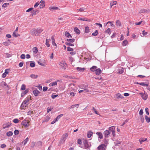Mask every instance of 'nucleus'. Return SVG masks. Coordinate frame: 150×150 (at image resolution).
Listing matches in <instances>:
<instances>
[{
	"label": "nucleus",
	"mask_w": 150,
	"mask_h": 150,
	"mask_svg": "<svg viewBox=\"0 0 150 150\" xmlns=\"http://www.w3.org/2000/svg\"><path fill=\"white\" fill-rule=\"evenodd\" d=\"M42 31L43 30L41 28L34 29L31 30V33L33 36H38Z\"/></svg>",
	"instance_id": "nucleus-1"
},
{
	"label": "nucleus",
	"mask_w": 150,
	"mask_h": 150,
	"mask_svg": "<svg viewBox=\"0 0 150 150\" xmlns=\"http://www.w3.org/2000/svg\"><path fill=\"white\" fill-rule=\"evenodd\" d=\"M79 87L85 91L86 92H89V90L88 89V85H81L79 86Z\"/></svg>",
	"instance_id": "nucleus-2"
},
{
	"label": "nucleus",
	"mask_w": 150,
	"mask_h": 150,
	"mask_svg": "<svg viewBox=\"0 0 150 150\" xmlns=\"http://www.w3.org/2000/svg\"><path fill=\"white\" fill-rule=\"evenodd\" d=\"M69 89L70 91V92L69 93L70 96H71V97H73L76 94V93L72 91H75V88H72V87H70L69 88Z\"/></svg>",
	"instance_id": "nucleus-3"
},
{
	"label": "nucleus",
	"mask_w": 150,
	"mask_h": 150,
	"mask_svg": "<svg viewBox=\"0 0 150 150\" xmlns=\"http://www.w3.org/2000/svg\"><path fill=\"white\" fill-rule=\"evenodd\" d=\"M29 121L24 120L21 122V124L25 127H28L29 126Z\"/></svg>",
	"instance_id": "nucleus-4"
},
{
	"label": "nucleus",
	"mask_w": 150,
	"mask_h": 150,
	"mask_svg": "<svg viewBox=\"0 0 150 150\" xmlns=\"http://www.w3.org/2000/svg\"><path fill=\"white\" fill-rule=\"evenodd\" d=\"M68 135L67 133L64 134L62 136V139L60 140L61 143H63L67 138Z\"/></svg>",
	"instance_id": "nucleus-5"
},
{
	"label": "nucleus",
	"mask_w": 150,
	"mask_h": 150,
	"mask_svg": "<svg viewBox=\"0 0 150 150\" xmlns=\"http://www.w3.org/2000/svg\"><path fill=\"white\" fill-rule=\"evenodd\" d=\"M0 86L3 88H7L8 89L10 88V87L7 85L6 83L4 81H2L0 83Z\"/></svg>",
	"instance_id": "nucleus-6"
},
{
	"label": "nucleus",
	"mask_w": 150,
	"mask_h": 150,
	"mask_svg": "<svg viewBox=\"0 0 150 150\" xmlns=\"http://www.w3.org/2000/svg\"><path fill=\"white\" fill-rule=\"evenodd\" d=\"M11 125V123L10 122H7L5 123L3 125V128L4 129H5L9 128L10 127Z\"/></svg>",
	"instance_id": "nucleus-7"
},
{
	"label": "nucleus",
	"mask_w": 150,
	"mask_h": 150,
	"mask_svg": "<svg viewBox=\"0 0 150 150\" xmlns=\"http://www.w3.org/2000/svg\"><path fill=\"white\" fill-rule=\"evenodd\" d=\"M106 145L104 144H101L98 147V150H105Z\"/></svg>",
	"instance_id": "nucleus-8"
},
{
	"label": "nucleus",
	"mask_w": 150,
	"mask_h": 150,
	"mask_svg": "<svg viewBox=\"0 0 150 150\" xmlns=\"http://www.w3.org/2000/svg\"><path fill=\"white\" fill-rule=\"evenodd\" d=\"M110 132L109 130H106L103 133L105 138H107L108 137H109L108 135L110 134Z\"/></svg>",
	"instance_id": "nucleus-9"
},
{
	"label": "nucleus",
	"mask_w": 150,
	"mask_h": 150,
	"mask_svg": "<svg viewBox=\"0 0 150 150\" xmlns=\"http://www.w3.org/2000/svg\"><path fill=\"white\" fill-rule=\"evenodd\" d=\"M141 96L144 100H146L147 98V95L146 93H139Z\"/></svg>",
	"instance_id": "nucleus-10"
},
{
	"label": "nucleus",
	"mask_w": 150,
	"mask_h": 150,
	"mask_svg": "<svg viewBox=\"0 0 150 150\" xmlns=\"http://www.w3.org/2000/svg\"><path fill=\"white\" fill-rule=\"evenodd\" d=\"M83 143L85 149H88L89 147V145L88 144L87 141L86 140H84L83 141Z\"/></svg>",
	"instance_id": "nucleus-11"
},
{
	"label": "nucleus",
	"mask_w": 150,
	"mask_h": 150,
	"mask_svg": "<svg viewBox=\"0 0 150 150\" xmlns=\"http://www.w3.org/2000/svg\"><path fill=\"white\" fill-rule=\"evenodd\" d=\"M33 93L35 96H38L40 93V92L37 89H35L33 90Z\"/></svg>",
	"instance_id": "nucleus-12"
},
{
	"label": "nucleus",
	"mask_w": 150,
	"mask_h": 150,
	"mask_svg": "<svg viewBox=\"0 0 150 150\" xmlns=\"http://www.w3.org/2000/svg\"><path fill=\"white\" fill-rule=\"evenodd\" d=\"M115 96L116 98L117 99H122L124 98L123 96L120 93L116 94H115Z\"/></svg>",
	"instance_id": "nucleus-13"
},
{
	"label": "nucleus",
	"mask_w": 150,
	"mask_h": 150,
	"mask_svg": "<svg viewBox=\"0 0 150 150\" xmlns=\"http://www.w3.org/2000/svg\"><path fill=\"white\" fill-rule=\"evenodd\" d=\"M28 105V104L25 103L23 102L21 105L20 108L24 110L26 109V108Z\"/></svg>",
	"instance_id": "nucleus-14"
},
{
	"label": "nucleus",
	"mask_w": 150,
	"mask_h": 150,
	"mask_svg": "<svg viewBox=\"0 0 150 150\" xmlns=\"http://www.w3.org/2000/svg\"><path fill=\"white\" fill-rule=\"evenodd\" d=\"M45 1L43 0H41L40 2H39L40 7V8H43L45 6Z\"/></svg>",
	"instance_id": "nucleus-15"
},
{
	"label": "nucleus",
	"mask_w": 150,
	"mask_h": 150,
	"mask_svg": "<svg viewBox=\"0 0 150 150\" xmlns=\"http://www.w3.org/2000/svg\"><path fill=\"white\" fill-rule=\"evenodd\" d=\"M59 81V80H58L57 81H54L53 82H52L49 84V86L50 87H53L55 86H56L57 84V82Z\"/></svg>",
	"instance_id": "nucleus-16"
},
{
	"label": "nucleus",
	"mask_w": 150,
	"mask_h": 150,
	"mask_svg": "<svg viewBox=\"0 0 150 150\" xmlns=\"http://www.w3.org/2000/svg\"><path fill=\"white\" fill-rule=\"evenodd\" d=\"M59 65L62 67H64L66 65V64L64 61H61L59 64Z\"/></svg>",
	"instance_id": "nucleus-17"
},
{
	"label": "nucleus",
	"mask_w": 150,
	"mask_h": 150,
	"mask_svg": "<svg viewBox=\"0 0 150 150\" xmlns=\"http://www.w3.org/2000/svg\"><path fill=\"white\" fill-rule=\"evenodd\" d=\"M96 74L97 75H99L102 72V71L101 70L99 69H96L95 70Z\"/></svg>",
	"instance_id": "nucleus-18"
},
{
	"label": "nucleus",
	"mask_w": 150,
	"mask_h": 150,
	"mask_svg": "<svg viewBox=\"0 0 150 150\" xmlns=\"http://www.w3.org/2000/svg\"><path fill=\"white\" fill-rule=\"evenodd\" d=\"M115 128L114 126H113L111 127H110L109 128V131H111L112 132V133L113 134L114 133H115Z\"/></svg>",
	"instance_id": "nucleus-19"
},
{
	"label": "nucleus",
	"mask_w": 150,
	"mask_h": 150,
	"mask_svg": "<svg viewBox=\"0 0 150 150\" xmlns=\"http://www.w3.org/2000/svg\"><path fill=\"white\" fill-rule=\"evenodd\" d=\"M29 90L28 89H27L25 90V91H23L21 93V97H23L26 93H27L28 92Z\"/></svg>",
	"instance_id": "nucleus-20"
},
{
	"label": "nucleus",
	"mask_w": 150,
	"mask_h": 150,
	"mask_svg": "<svg viewBox=\"0 0 150 150\" xmlns=\"http://www.w3.org/2000/svg\"><path fill=\"white\" fill-rule=\"evenodd\" d=\"M124 71V69L122 68H120L118 70L117 73L119 74H122V73Z\"/></svg>",
	"instance_id": "nucleus-21"
},
{
	"label": "nucleus",
	"mask_w": 150,
	"mask_h": 150,
	"mask_svg": "<svg viewBox=\"0 0 150 150\" xmlns=\"http://www.w3.org/2000/svg\"><path fill=\"white\" fill-rule=\"evenodd\" d=\"M149 11V10L147 9H141L139 11V13H147Z\"/></svg>",
	"instance_id": "nucleus-22"
},
{
	"label": "nucleus",
	"mask_w": 150,
	"mask_h": 150,
	"mask_svg": "<svg viewBox=\"0 0 150 150\" xmlns=\"http://www.w3.org/2000/svg\"><path fill=\"white\" fill-rule=\"evenodd\" d=\"M64 35L67 38H72V36L69 33V32L66 31L65 32Z\"/></svg>",
	"instance_id": "nucleus-23"
},
{
	"label": "nucleus",
	"mask_w": 150,
	"mask_h": 150,
	"mask_svg": "<svg viewBox=\"0 0 150 150\" xmlns=\"http://www.w3.org/2000/svg\"><path fill=\"white\" fill-rule=\"evenodd\" d=\"M32 51L34 53L36 54L38 52V50L36 47H34L33 48Z\"/></svg>",
	"instance_id": "nucleus-24"
},
{
	"label": "nucleus",
	"mask_w": 150,
	"mask_h": 150,
	"mask_svg": "<svg viewBox=\"0 0 150 150\" xmlns=\"http://www.w3.org/2000/svg\"><path fill=\"white\" fill-rule=\"evenodd\" d=\"M96 134L99 137V138L100 139H102L103 137V136L102 133L100 132H97L96 133Z\"/></svg>",
	"instance_id": "nucleus-25"
},
{
	"label": "nucleus",
	"mask_w": 150,
	"mask_h": 150,
	"mask_svg": "<svg viewBox=\"0 0 150 150\" xmlns=\"http://www.w3.org/2000/svg\"><path fill=\"white\" fill-rule=\"evenodd\" d=\"M79 105V104H76L72 105L69 108L71 109L74 108L75 107H76L77 108H78Z\"/></svg>",
	"instance_id": "nucleus-26"
},
{
	"label": "nucleus",
	"mask_w": 150,
	"mask_h": 150,
	"mask_svg": "<svg viewBox=\"0 0 150 150\" xmlns=\"http://www.w3.org/2000/svg\"><path fill=\"white\" fill-rule=\"evenodd\" d=\"M74 32L78 34H79L80 33V31L79 30L77 27L74 28Z\"/></svg>",
	"instance_id": "nucleus-27"
},
{
	"label": "nucleus",
	"mask_w": 150,
	"mask_h": 150,
	"mask_svg": "<svg viewBox=\"0 0 150 150\" xmlns=\"http://www.w3.org/2000/svg\"><path fill=\"white\" fill-rule=\"evenodd\" d=\"M12 35L13 36L15 37H16L20 36L19 34L17 33V32H16L15 31L13 32Z\"/></svg>",
	"instance_id": "nucleus-28"
},
{
	"label": "nucleus",
	"mask_w": 150,
	"mask_h": 150,
	"mask_svg": "<svg viewBox=\"0 0 150 150\" xmlns=\"http://www.w3.org/2000/svg\"><path fill=\"white\" fill-rule=\"evenodd\" d=\"M97 67L96 66H93L92 67L90 68V70L92 71H95Z\"/></svg>",
	"instance_id": "nucleus-29"
},
{
	"label": "nucleus",
	"mask_w": 150,
	"mask_h": 150,
	"mask_svg": "<svg viewBox=\"0 0 150 150\" xmlns=\"http://www.w3.org/2000/svg\"><path fill=\"white\" fill-rule=\"evenodd\" d=\"M30 77L33 79H36L38 77V75H37L32 74L30 75Z\"/></svg>",
	"instance_id": "nucleus-30"
},
{
	"label": "nucleus",
	"mask_w": 150,
	"mask_h": 150,
	"mask_svg": "<svg viewBox=\"0 0 150 150\" xmlns=\"http://www.w3.org/2000/svg\"><path fill=\"white\" fill-rule=\"evenodd\" d=\"M51 40L52 45L54 46H57V45L55 42V40L53 36L52 37Z\"/></svg>",
	"instance_id": "nucleus-31"
},
{
	"label": "nucleus",
	"mask_w": 150,
	"mask_h": 150,
	"mask_svg": "<svg viewBox=\"0 0 150 150\" xmlns=\"http://www.w3.org/2000/svg\"><path fill=\"white\" fill-rule=\"evenodd\" d=\"M117 4V2L116 1H111L110 3V7L111 8L112 6L114 5H116Z\"/></svg>",
	"instance_id": "nucleus-32"
},
{
	"label": "nucleus",
	"mask_w": 150,
	"mask_h": 150,
	"mask_svg": "<svg viewBox=\"0 0 150 150\" xmlns=\"http://www.w3.org/2000/svg\"><path fill=\"white\" fill-rule=\"evenodd\" d=\"M66 40L68 42H69V43H73V42H74L75 41L74 39H67Z\"/></svg>",
	"instance_id": "nucleus-33"
},
{
	"label": "nucleus",
	"mask_w": 150,
	"mask_h": 150,
	"mask_svg": "<svg viewBox=\"0 0 150 150\" xmlns=\"http://www.w3.org/2000/svg\"><path fill=\"white\" fill-rule=\"evenodd\" d=\"M13 133L12 131H9L6 133V135L8 137H10L13 135Z\"/></svg>",
	"instance_id": "nucleus-34"
},
{
	"label": "nucleus",
	"mask_w": 150,
	"mask_h": 150,
	"mask_svg": "<svg viewBox=\"0 0 150 150\" xmlns=\"http://www.w3.org/2000/svg\"><path fill=\"white\" fill-rule=\"evenodd\" d=\"M116 25L119 27H120L121 26V22L119 20H117L116 21Z\"/></svg>",
	"instance_id": "nucleus-35"
},
{
	"label": "nucleus",
	"mask_w": 150,
	"mask_h": 150,
	"mask_svg": "<svg viewBox=\"0 0 150 150\" xmlns=\"http://www.w3.org/2000/svg\"><path fill=\"white\" fill-rule=\"evenodd\" d=\"M50 41V39H47L46 40V45L47 46V47H49L50 46V45L49 43Z\"/></svg>",
	"instance_id": "nucleus-36"
},
{
	"label": "nucleus",
	"mask_w": 150,
	"mask_h": 150,
	"mask_svg": "<svg viewBox=\"0 0 150 150\" xmlns=\"http://www.w3.org/2000/svg\"><path fill=\"white\" fill-rule=\"evenodd\" d=\"M92 134L93 132H92L91 131H89L87 134V137L88 138H90L91 137Z\"/></svg>",
	"instance_id": "nucleus-37"
},
{
	"label": "nucleus",
	"mask_w": 150,
	"mask_h": 150,
	"mask_svg": "<svg viewBox=\"0 0 150 150\" xmlns=\"http://www.w3.org/2000/svg\"><path fill=\"white\" fill-rule=\"evenodd\" d=\"M28 141V139L27 137L22 142V143L24 144V145H25L26 144Z\"/></svg>",
	"instance_id": "nucleus-38"
},
{
	"label": "nucleus",
	"mask_w": 150,
	"mask_h": 150,
	"mask_svg": "<svg viewBox=\"0 0 150 150\" xmlns=\"http://www.w3.org/2000/svg\"><path fill=\"white\" fill-rule=\"evenodd\" d=\"M147 139V138H145L144 139H139L140 143L141 144H142L143 142L146 141Z\"/></svg>",
	"instance_id": "nucleus-39"
},
{
	"label": "nucleus",
	"mask_w": 150,
	"mask_h": 150,
	"mask_svg": "<svg viewBox=\"0 0 150 150\" xmlns=\"http://www.w3.org/2000/svg\"><path fill=\"white\" fill-rule=\"evenodd\" d=\"M145 119L147 122H150V117H148L147 116H145Z\"/></svg>",
	"instance_id": "nucleus-40"
},
{
	"label": "nucleus",
	"mask_w": 150,
	"mask_h": 150,
	"mask_svg": "<svg viewBox=\"0 0 150 150\" xmlns=\"http://www.w3.org/2000/svg\"><path fill=\"white\" fill-rule=\"evenodd\" d=\"M89 32V28L88 27H86L85 28V32L86 33H88Z\"/></svg>",
	"instance_id": "nucleus-41"
},
{
	"label": "nucleus",
	"mask_w": 150,
	"mask_h": 150,
	"mask_svg": "<svg viewBox=\"0 0 150 150\" xmlns=\"http://www.w3.org/2000/svg\"><path fill=\"white\" fill-rule=\"evenodd\" d=\"M105 33H106L110 34L111 33V30L110 28H108L105 31Z\"/></svg>",
	"instance_id": "nucleus-42"
},
{
	"label": "nucleus",
	"mask_w": 150,
	"mask_h": 150,
	"mask_svg": "<svg viewBox=\"0 0 150 150\" xmlns=\"http://www.w3.org/2000/svg\"><path fill=\"white\" fill-rule=\"evenodd\" d=\"M77 69L79 71H83L85 69L84 68H81L79 67H77Z\"/></svg>",
	"instance_id": "nucleus-43"
},
{
	"label": "nucleus",
	"mask_w": 150,
	"mask_h": 150,
	"mask_svg": "<svg viewBox=\"0 0 150 150\" xmlns=\"http://www.w3.org/2000/svg\"><path fill=\"white\" fill-rule=\"evenodd\" d=\"M58 7H55V6H52V7H50V8H49V9L50 10H57L58 9Z\"/></svg>",
	"instance_id": "nucleus-44"
},
{
	"label": "nucleus",
	"mask_w": 150,
	"mask_h": 150,
	"mask_svg": "<svg viewBox=\"0 0 150 150\" xmlns=\"http://www.w3.org/2000/svg\"><path fill=\"white\" fill-rule=\"evenodd\" d=\"M138 84L139 85L143 86H148V85L147 84L145 83L144 82H141L138 83Z\"/></svg>",
	"instance_id": "nucleus-45"
},
{
	"label": "nucleus",
	"mask_w": 150,
	"mask_h": 150,
	"mask_svg": "<svg viewBox=\"0 0 150 150\" xmlns=\"http://www.w3.org/2000/svg\"><path fill=\"white\" fill-rule=\"evenodd\" d=\"M78 20H81L83 21H90V20H88V19H85V18H78Z\"/></svg>",
	"instance_id": "nucleus-46"
},
{
	"label": "nucleus",
	"mask_w": 150,
	"mask_h": 150,
	"mask_svg": "<svg viewBox=\"0 0 150 150\" xmlns=\"http://www.w3.org/2000/svg\"><path fill=\"white\" fill-rule=\"evenodd\" d=\"M128 42L127 40H124L122 42V45L123 46H125L127 44Z\"/></svg>",
	"instance_id": "nucleus-47"
},
{
	"label": "nucleus",
	"mask_w": 150,
	"mask_h": 150,
	"mask_svg": "<svg viewBox=\"0 0 150 150\" xmlns=\"http://www.w3.org/2000/svg\"><path fill=\"white\" fill-rule=\"evenodd\" d=\"M13 122L15 123H18L19 122V120L18 119L16 118L13 119Z\"/></svg>",
	"instance_id": "nucleus-48"
},
{
	"label": "nucleus",
	"mask_w": 150,
	"mask_h": 150,
	"mask_svg": "<svg viewBox=\"0 0 150 150\" xmlns=\"http://www.w3.org/2000/svg\"><path fill=\"white\" fill-rule=\"evenodd\" d=\"M25 85L24 84H22L21 87V90H25Z\"/></svg>",
	"instance_id": "nucleus-49"
},
{
	"label": "nucleus",
	"mask_w": 150,
	"mask_h": 150,
	"mask_svg": "<svg viewBox=\"0 0 150 150\" xmlns=\"http://www.w3.org/2000/svg\"><path fill=\"white\" fill-rule=\"evenodd\" d=\"M98 33L97 30H96L92 34V35L94 36H96L98 34Z\"/></svg>",
	"instance_id": "nucleus-50"
},
{
	"label": "nucleus",
	"mask_w": 150,
	"mask_h": 150,
	"mask_svg": "<svg viewBox=\"0 0 150 150\" xmlns=\"http://www.w3.org/2000/svg\"><path fill=\"white\" fill-rule=\"evenodd\" d=\"M92 110H93L96 114L97 115H99L98 113L97 112L95 108L94 107H93Z\"/></svg>",
	"instance_id": "nucleus-51"
},
{
	"label": "nucleus",
	"mask_w": 150,
	"mask_h": 150,
	"mask_svg": "<svg viewBox=\"0 0 150 150\" xmlns=\"http://www.w3.org/2000/svg\"><path fill=\"white\" fill-rule=\"evenodd\" d=\"M85 10H86V8H83V7L80 8L79 9H78L79 11L80 12H82Z\"/></svg>",
	"instance_id": "nucleus-52"
},
{
	"label": "nucleus",
	"mask_w": 150,
	"mask_h": 150,
	"mask_svg": "<svg viewBox=\"0 0 150 150\" xmlns=\"http://www.w3.org/2000/svg\"><path fill=\"white\" fill-rule=\"evenodd\" d=\"M65 44L66 45H67L70 46H74V44H71L70 43L66 42Z\"/></svg>",
	"instance_id": "nucleus-53"
},
{
	"label": "nucleus",
	"mask_w": 150,
	"mask_h": 150,
	"mask_svg": "<svg viewBox=\"0 0 150 150\" xmlns=\"http://www.w3.org/2000/svg\"><path fill=\"white\" fill-rule=\"evenodd\" d=\"M9 3H4L2 6V7L4 8H5L6 7V6L8 5H9Z\"/></svg>",
	"instance_id": "nucleus-54"
},
{
	"label": "nucleus",
	"mask_w": 150,
	"mask_h": 150,
	"mask_svg": "<svg viewBox=\"0 0 150 150\" xmlns=\"http://www.w3.org/2000/svg\"><path fill=\"white\" fill-rule=\"evenodd\" d=\"M3 44L5 46H8L9 45V43L8 42H4Z\"/></svg>",
	"instance_id": "nucleus-55"
},
{
	"label": "nucleus",
	"mask_w": 150,
	"mask_h": 150,
	"mask_svg": "<svg viewBox=\"0 0 150 150\" xmlns=\"http://www.w3.org/2000/svg\"><path fill=\"white\" fill-rule=\"evenodd\" d=\"M67 50L69 51H72L74 50V49L69 47H67Z\"/></svg>",
	"instance_id": "nucleus-56"
},
{
	"label": "nucleus",
	"mask_w": 150,
	"mask_h": 150,
	"mask_svg": "<svg viewBox=\"0 0 150 150\" xmlns=\"http://www.w3.org/2000/svg\"><path fill=\"white\" fill-rule=\"evenodd\" d=\"M104 143L106 145L109 143V140L105 139L104 141Z\"/></svg>",
	"instance_id": "nucleus-57"
},
{
	"label": "nucleus",
	"mask_w": 150,
	"mask_h": 150,
	"mask_svg": "<svg viewBox=\"0 0 150 150\" xmlns=\"http://www.w3.org/2000/svg\"><path fill=\"white\" fill-rule=\"evenodd\" d=\"M19 131L17 130H16L14 131V133L15 135H17L19 134Z\"/></svg>",
	"instance_id": "nucleus-58"
},
{
	"label": "nucleus",
	"mask_w": 150,
	"mask_h": 150,
	"mask_svg": "<svg viewBox=\"0 0 150 150\" xmlns=\"http://www.w3.org/2000/svg\"><path fill=\"white\" fill-rule=\"evenodd\" d=\"M145 111L146 114L149 115V109L147 108H145Z\"/></svg>",
	"instance_id": "nucleus-59"
},
{
	"label": "nucleus",
	"mask_w": 150,
	"mask_h": 150,
	"mask_svg": "<svg viewBox=\"0 0 150 150\" xmlns=\"http://www.w3.org/2000/svg\"><path fill=\"white\" fill-rule=\"evenodd\" d=\"M33 9V8H30L29 9H28L26 11V12H28L30 11H31Z\"/></svg>",
	"instance_id": "nucleus-60"
},
{
	"label": "nucleus",
	"mask_w": 150,
	"mask_h": 150,
	"mask_svg": "<svg viewBox=\"0 0 150 150\" xmlns=\"http://www.w3.org/2000/svg\"><path fill=\"white\" fill-rule=\"evenodd\" d=\"M38 63L40 65L42 66H44L45 65L43 64L40 61H38Z\"/></svg>",
	"instance_id": "nucleus-61"
},
{
	"label": "nucleus",
	"mask_w": 150,
	"mask_h": 150,
	"mask_svg": "<svg viewBox=\"0 0 150 150\" xmlns=\"http://www.w3.org/2000/svg\"><path fill=\"white\" fill-rule=\"evenodd\" d=\"M30 66L32 67H34L35 66V63L34 62L31 63L30 64Z\"/></svg>",
	"instance_id": "nucleus-62"
},
{
	"label": "nucleus",
	"mask_w": 150,
	"mask_h": 150,
	"mask_svg": "<svg viewBox=\"0 0 150 150\" xmlns=\"http://www.w3.org/2000/svg\"><path fill=\"white\" fill-rule=\"evenodd\" d=\"M6 57L7 58H9L11 56V55L10 54H9L8 53H6Z\"/></svg>",
	"instance_id": "nucleus-63"
},
{
	"label": "nucleus",
	"mask_w": 150,
	"mask_h": 150,
	"mask_svg": "<svg viewBox=\"0 0 150 150\" xmlns=\"http://www.w3.org/2000/svg\"><path fill=\"white\" fill-rule=\"evenodd\" d=\"M40 3L39 2H37L34 5V7L35 8H36L39 5Z\"/></svg>",
	"instance_id": "nucleus-64"
}]
</instances>
